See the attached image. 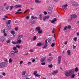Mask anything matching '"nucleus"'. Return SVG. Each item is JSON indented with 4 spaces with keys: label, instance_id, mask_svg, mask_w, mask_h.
<instances>
[{
    "label": "nucleus",
    "instance_id": "1",
    "mask_svg": "<svg viewBox=\"0 0 79 79\" xmlns=\"http://www.w3.org/2000/svg\"><path fill=\"white\" fill-rule=\"evenodd\" d=\"M6 66V64L5 62H0V69H3Z\"/></svg>",
    "mask_w": 79,
    "mask_h": 79
},
{
    "label": "nucleus",
    "instance_id": "2",
    "mask_svg": "<svg viewBox=\"0 0 79 79\" xmlns=\"http://www.w3.org/2000/svg\"><path fill=\"white\" fill-rule=\"evenodd\" d=\"M10 56L11 58H13L15 57V51H12L10 52Z\"/></svg>",
    "mask_w": 79,
    "mask_h": 79
},
{
    "label": "nucleus",
    "instance_id": "3",
    "mask_svg": "<svg viewBox=\"0 0 79 79\" xmlns=\"http://www.w3.org/2000/svg\"><path fill=\"white\" fill-rule=\"evenodd\" d=\"M35 23V20L32 19L30 20L29 22V24H30V25H31V24H34Z\"/></svg>",
    "mask_w": 79,
    "mask_h": 79
},
{
    "label": "nucleus",
    "instance_id": "4",
    "mask_svg": "<svg viewBox=\"0 0 79 79\" xmlns=\"http://www.w3.org/2000/svg\"><path fill=\"white\" fill-rule=\"evenodd\" d=\"M72 5L73 6H76L79 5V4H78V3L75 1H73L72 3Z\"/></svg>",
    "mask_w": 79,
    "mask_h": 79
},
{
    "label": "nucleus",
    "instance_id": "5",
    "mask_svg": "<svg viewBox=\"0 0 79 79\" xmlns=\"http://www.w3.org/2000/svg\"><path fill=\"white\" fill-rule=\"evenodd\" d=\"M64 74L65 76H66V77H69V76H71L69 72L68 71H65Z\"/></svg>",
    "mask_w": 79,
    "mask_h": 79
},
{
    "label": "nucleus",
    "instance_id": "6",
    "mask_svg": "<svg viewBox=\"0 0 79 79\" xmlns=\"http://www.w3.org/2000/svg\"><path fill=\"white\" fill-rule=\"evenodd\" d=\"M69 73L70 74V76H71L72 74H74V70L73 69H71L69 70Z\"/></svg>",
    "mask_w": 79,
    "mask_h": 79
},
{
    "label": "nucleus",
    "instance_id": "7",
    "mask_svg": "<svg viewBox=\"0 0 79 79\" xmlns=\"http://www.w3.org/2000/svg\"><path fill=\"white\" fill-rule=\"evenodd\" d=\"M52 60H53V57L51 56L48 59L47 61L48 63H50V62H51L52 61Z\"/></svg>",
    "mask_w": 79,
    "mask_h": 79
},
{
    "label": "nucleus",
    "instance_id": "8",
    "mask_svg": "<svg viewBox=\"0 0 79 79\" xmlns=\"http://www.w3.org/2000/svg\"><path fill=\"white\" fill-rule=\"evenodd\" d=\"M58 70L53 71L52 72V75H55V74H56L57 73H58Z\"/></svg>",
    "mask_w": 79,
    "mask_h": 79
},
{
    "label": "nucleus",
    "instance_id": "9",
    "mask_svg": "<svg viewBox=\"0 0 79 79\" xmlns=\"http://www.w3.org/2000/svg\"><path fill=\"white\" fill-rule=\"evenodd\" d=\"M46 58V56H45L43 58H42L40 60L41 62H44V61H45V60Z\"/></svg>",
    "mask_w": 79,
    "mask_h": 79
},
{
    "label": "nucleus",
    "instance_id": "10",
    "mask_svg": "<svg viewBox=\"0 0 79 79\" xmlns=\"http://www.w3.org/2000/svg\"><path fill=\"white\" fill-rule=\"evenodd\" d=\"M4 40H5V37L3 36L0 38V41L1 42H4Z\"/></svg>",
    "mask_w": 79,
    "mask_h": 79
},
{
    "label": "nucleus",
    "instance_id": "11",
    "mask_svg": "<svg viewBox=\"0 0 79 79\" xmlns=\"http://www.w3.org/2000/svg\"><path fill=\"white\" fill-rule=\"evenodd\" d=\"M71 16L72 18H77V15H76L73 14L71 15Z\"/></svg>",
    "mask_w": 79,
    "mask_h": 79
},
{
    "label": "nucleus",
    "instance_id": "12",
    "mask_svg": "<svg viewBox=\"0 0 79 79\" xmlns=\"http://www.w3.org/2000/svg\"><path fill=\"white\" fill-rule=\"evenodd\" d=\"M50 17L48 16H46L43 18V21H45L47 19H48Z\"/></svg>",
    "mask_w": 79,
    "mask_h": 79
},
{
    "label": "nucleus",
    "instance_id": "13",
    "mask_svg": "<svg viewBox=\"0 0 79 79\" xmlns=\"http://www.w3.org/2000/svg\"><path fill=\"white\" fill-rule=\"evenodd\" d=\"M68 6V5L67 4H66L65 5H63L62 6V8L64 9H66V7Z\"/></svg>",
    "mask_w": 79,
    "mask_h": 79
},
{
    "label": "nucleus",
    "instance_id": "14",
    "mask_svg": "<svg viewBox=\"0 0 79 79\" xmlns=\"http://www.w3.org/2000/svg\"><path fill=\"white\" fill-rule=\"evenodd\" d=\"M58 63L59 64H60V63L61 62V56H59L58 57Z\"/></svg>",
    "mask_w": 79,
    "mask_h": 79
},
{
    "label": "nucleus",
    "instance_id": "15",
    "mask_svg": "<svg viewBox=\"0 0 79 79\" xmlns=\"http://www.w3.org/2000/svg\"><path fill=\"white\" fill-rule=\"evenodd\" d=\"M31 19H35L36 20L38 19V18H37V17H34V16H31Z\"/></svg>",
    "mask_w": 79,
    "mask_h": 79
},
{
    "label": "nucleus",
    "instance_id": "16",
    "mask_svg": "<svg viewBox=\"0 0 79 79\" xmlns=\"http://www.w3.org/2000/svg\"><path fill=\"white\" fill-rule=\"evenodd\" d=\"M56 21V18H54L51 21V23H54Z\"/></svg>",
    "mask_w": 79,
    "mask_h": 79
},
{
    "label": "nucleus",
    "instance_id": "17",
    "mask_svg": "<svg viewBox=\"0 0 79 79\" xmlns=\"http://www.w3.org/2000/svg\"><path fill=\"white\" fill-rule=\"evenodd\" d=\"M21 42H22L21 40H19L17 41V44H21Z\"/></svg>",
    "mask_w": 79,
    "mask_h": 79
},
{
    "label": "nucleus",
    "instance_id": "18",
    "mask_svg": "<svg viewBox=\"0 0 79 79\" xmlns=\"http://www.w3.org/2000/svg\"><path fill=\"white\" fill-rule=\"evenodd\" d=\"M23 37V35H19L17 39L18 40H21V38Z\"/></svg>",
    "mask_w": 79,
    "mask_h": 79
},
{
    "label": "nucleus",
    "instance_id": "19",
    "mask_svg": "<svg viewBox=\"0 0 79 79\" xmlns=\"http://www.w3.org/2000/svg\"><path fill=\"white\" fill-rule=\"evenodd\" d=\"M67 53H68V55L71 56V51H70V50H68L67 52Z\"/></svg>",
    "mask_w": 79,
    "mask_h": 79
},
{
    "label": "nucleus",
    "instance_id": "20",
    "mask_svg": "<svg viewBox=\"0 0 79 79\" xmlns=\"http://www.w3.org/2000/svg\"><path fill=\"white\" fill-rule=\"evenodd\" d=\"M21 5H17L16 6H15V8H20V7H21Z\"/></svg>",
    "mask_w": 79,
    "mask_h": 79
},
{
    "label": "nucleus",
    "instance_id": "21",
    "mask_svg": "<svg viewBox=\"0 0 79 79\" xmlns=\"http://www.w3.org/2000/svg\"><path fill=\"white\" fill-rule=\"evenodd\" d=\"M48 41L49 44H52V40L49 38L48 39Z\"/></svg>",
    "mask_w": 79,
    "mask_h": 79
},
{
    "label": "nucleus",
    "instance_id": "22",
    "mask_svg": "<svg viewBox=\"0 0 79 79\" xmlns=\"http://www.w3.org/2000/svg\"><path fill=\"white\" fill-rule=\"evenodd\" d=\"M35 30H36L37 31H40V27H37L35 28Z\"/></svg>",
    "mask_w": 79,
    "mask_h": 79
},
{
    "label": "nucleus",
    "instance_id": "23",
    "mask_svg": "<svg viewBox=\"0 0 79 79\" xmlns=\"http://www.w3.org/2000/svg\"><path fill=\"white\" fill-rule=\"evenodd\" d=\"M48 67L49 68H53V65L52 64L49 65Z\"/></svg>",
    "mask_w": 79,
    "mask_h": 79
},
{
    "label": "nucleus",
    "instance_id": "24",
    "mask_svg": "<svg viewBox=\"0 0 79 79\" xmlns=\"http://www.w3.org/2000/svg\"><path fill=\"white\" fill-rule=\"evenodd\" d=\"M41 45H42V43L40 42L37 44V45L38 47H39L40 46H41Z\"/></svg>",
    "mask_w": 79,
    "mask_h": 79
},
{
    "label": "nucleus",
    "instance_id": "25",
    "mask_svg": "<svg viewBox=\"0 0 79 79\" xmlns=\"http://www.w3.org/2000/svg\"><path fill=\"white\" fill-rule=\"evenodd\" d=\"M0 10L1 11H3V8L2 6L0 7Z\"/></svg>",
    "mask_w": 79,
    "mask_h": 79
},
{
    "label": "nucleus",
    "instance_id": "26",
    "mask_svg": "<svg viewBox=\"0 0 79 79\" xmlns=\"http://www.w3.org/2000/svg\"><path fill=\"white\" fill-rule=\"evenodd\" d=\"M35 76L36 77H40V75H39L37 73L36 74V75H35Z\"/></svg>",
    "mask_w": 79,
    "mask_h": 79
},
{
    "label": "nucleus",
    "instance_id": "27",
    "mask_svg": "<svg viewBox=\"0 0 79 79\" xmlns=\"http://www.w3.org/2000/svg\"><path fill=\"white\" fill-rule=\"evenodd\" d=\"M11 33V34H12V35H15V32L14 31H12Z\"/></svg>",
    "mask_w": 79,
    "mask_h": 79
},
{
    "label": "nucleus",
    "instance_id": "28",
    "mask_svg": "<svg viewBox=\"0 0 79 79\" xmlns=\"http://www.w3.org/2000/svg\"><path fill=\"white\" fill-rule=\"evenodd\" d=\"M35 3H40V1L39 0H35Z\"/></svg>",
    "mask_w": 79,
    "mask_h": 79
},
{
    "label": "nucleus",
    "instance_id": "29",
    "mask_svg": "<svg viewBox=\"0 0 79 79\" xmlns=\"http://www.w3.org/2000/svg\"><path fill=\"white\" fill-rule=\"evenodd\" d=\"M42 30H39L38 31V34H42Z\"/></svg>",
    "mask_w": 79,
    "mask_h": 79
},
{
    "label": "nucleus",
    "instance_id": "30",
    "mask_svg": "<svg viewBox=\"0 0 79 79\" xmlns=\"http://www.w3.org/2000/svg\"><path fill=\"white\" fill-rule=\"evenodd\" d=\"M47 44H45L44 47L42 48H47Z\"/></svg>",
    "mask_w": 79,
    "mask_h": 79
},
{
    "label": "nucleus",
    "instance_id": "31",
    "mask_svg": "<svg viewBox=\"0 0 79 79\" xmlns=\"http://www.w3.org/2000/svg\"><path fill=\"white\" fill-rule=\"evenodd\" d=\"M29 9H28L26 10L23 12V14H25V13H27V11H29Z\"/></svg>",
    "mask_w": 79,
    "mask_h": 79
},
{
    "label": "nucleus",
    "instance_id": "32",
    "mask_svg": "<svg viewBox=\"0 0 79 79\" xmlns=\"http://www.w3.org/2000/svg\"><path fill=\"white\" fill-rule=\"evenodd\" d=\"M68 26H66L63 29L64 31H66V30L67 29H68Z\"/></svg>",
    "mask_w": 79,
    "mask_h": 79
},
{
    "label": "nucleus",
    "instance_id": "33",
    "mask_svg": "<svg viewBox=\"0 0 79 79\" xmlns=\"http://www.w3.org/2000/svg\"><path fill=\"white\" fill-rule=\"evenodd\" d=\"M12 44L14 45H15V44H17V42H15V41H12Z\"/></svg>",
    "mask_w": 79,
    "mask_h": 79
},
{
    "label": "nucleus",
    "instance_id": "34",
    "mask_svg": "<svg viewBox=\"0 0 79 79\" xmlns=\"http://www.w3.org/2000/svg\"><path fill=\"white\" fill-rule=\"evenodd\" d=\"M15 14H19L20 15V14H23V12H17L15 13Z\"/></svg>",
    "mask_w": 79,
    "mask_h": 79
},
{
    "label": "nucleus",
    "instance_id": "35",
    "mask_svg": "<svg viewBox=\"0 0 79 79\" xmlns=\"http://www.w3.org/2000/svg\"><path fill=\"white\" fill-rule=\"evenodd\" d=\"M39 18L40 19V20H42V17H41V14H40L39 15Z\"/></svg>",
    "mask_w": 79,
    "mask_h": 79
},
{
    "label": "nucleus",
    "instance_id": "36",
    "mask_svg": "<svg viewBox=\"0 0 79 79\" xmlns=\"http://www.w3.org/2000/svg\"><path fill=\"white\" fill-rule=\"evenodd\" d=\"M5 32V30L4 29L3 30H1V33H4Z\"/></svg>",
    "mask_w": 79,
    "mask_h": 79
},
{
    "label": "nucleus",
    "instance_id": "37",
    "mask_svg": "<svg viewBox=\"0 0 79 79\" xmlns=\"http://www.w3.org/2000/svg\"><path fill=\"white\" fill-rule=\"evenodd\" d=\"M78 68H75V72H77V71H78Z\"/></svg>",
    "mask_w": 79,
    "mask_h": 79
},
{
    "label": "nucleus",
    "instance_id": "38",
    "mask_svg": "<svg viewBox=\"0 0 79 79\" xmlns=\"http://www.w3.org/2000/svg\"><path fill=\"white\" fill-rule=\"evenodd\" d=\"M9 63H12V60L11 59V58H10L9 60Z\"/></svg>",
    "mask_w": 79,
    "mask_h": 79
},
{
    "label": "nucleus",
    "instance_id": "39",
    "mask_svg": "<svg viewBox=\"0 0 79 79\" xmlns=\"http://www.w3.org/2000/svg\"><path fill=\"white\" fill-rule=\"evenodd\" d=\"M11 21L10 20H8L7 22L8 24H11V23H10Z\"/></svg>",
    "mask_w": 79,
    "mask_h": 79
},
{
    "label": "nucleus",
    "instance_id": "40",
    "mask_svg": "<svg viewBox=\"0 0 79 79\" xmlns=\"http://www.w3.org/2000/svg\"><path fill=\"white\" fill-rule=\"evenodd\" d=\"M74 77H75V74H73L71 75V78H74Z\"/></svg>",
    "mask_w": 79,
    "mask_h": 79
},
{
    "label": "nucleus",
    "instance_id": "41",
    "mask_svg": "<svg viewBox=\"0 0 79 79\" xmlns=\"http://www.w3.org/2000/svg\"><path fill=\"white\" fill-rule=\"evenodd\" d=\"M55 45V44L54 43H52L51 44V47H54Z\"/></svg>",
    "mask_w": 79,
    "mask_h": 79
},
{
    "label": "nucleus",
    "instance_id": "42",
    "mask_svg": "<svg viewBox=\"0 0 79 79\" xmlns=\"http://www.w3.org/2000/svg\"><path fill=\"white\" fill-rule=\"evenodd\" d=\"M14 8V7H13V6H11L10 7V10H12V9H13V8Z\"/></svg>",
    "mask_w": 79,
    "mask_h": 79
},
{
    "label": "nucleus",
    "instance_id": "43",
    "mask_svg": "<svg viewBox=\"0 0 79 79\" xmlns=\"http://www.w3.org/2000/svg\"><path fill=\"white\" fill-rule=\"evenodd\" d=\"M73 20V19L71 17V19H68V22H70L71 21H72Z\"/></svg>",
    "mask_w": 79,
    "mask_h": 79
},
{
    "label": "nucleus",
    "instance_id": "44",
    "mask_svg": "<svg viewBox=\"0 0 79 79\" xmlns=\"http://www.w3.org/2000/svg\"><path fill=\"white\" fill-rule=\"evenodd\" d=\"M16 49H17L16 47H13V50H14L15 51V50H16Z\"/></svg>",
    "mask_w": 79,
    "mask_h": 79
},
{
    "label": "nucleus",
    "instance_id": "45",
    "mask_svg": "<svg viewBox=\"0 0 79 79\" xmlns=\"http://www.w3.org/2000/svg\"><path fill=\"white\" fill-rule=\"evenodd\" d=\"M4 37H6V36H7V34L6 33L5 31L4 33Z\"/></svg>",
    "mask_w": 79,
    "mask_h": 79
},
{
    "label": "nucleus",
    "instance_id": "46",
    "mask_svg": "<svg viewBox=\"0 0 79 79\" xmlns=\"http://www.w3.org/2000/svg\"><path fill=\"white\" fill-rule=\"evenodd\" d=\"M10 8V6H6V10H8V8Z\"/></svg>",
    "mask_w": 79,
    "mask_h": 79
},
{
    "label": "nucleus",
    "instance_id": "47",
    "mask_svg": "<svg viewBox=\"0 0 79 79\" xmlns=\"http://www.w3.org/2000/svg\"><path fill=\"white\" fill-rule=\"evenodd\" d=\"M73 40L75 42H76V41H77V38L76 37L74 38L73 39Z\"/></svg>",
    "mask_w": 79,
    "mask_h": 79
},
{
    "label": "nucleus",
    "instance_id": "48",
    "mask_svg": "<svg viewBox=\"0 0 79 79\" xmlns=\"http://www.w3.org/2000/svg\"><path fill=\"white\" fill-rule=\"evenodd\" d=\"M37 71H35L34 72V73H33V74L34 75H35H35H36V74H37Z\"/></svg>",
    "mask_w": 79,
    "mask_h": 79
},
{
    "label": "nucleus",
    "instance_id": "49",
    "mask_svg": "<svg viewBox=\"0 0 79 79\" xmlns=\"http://www.w3.org/2000/svg\"><path fill=\"white\" fill-rule=\"evenodd\" d=\"M16 47L17 48H19V49L20 48V47L18 45H16Z\"/></svg>",
    "mask_w": 79,
    "mask_h": 79
},
{
    "label": "nucleus",
    "instance_id": "50",
    "mask_svg": "<svg viewBox=\"0 0 79 79\" xmlns=\"http://www.w3.org/2000/svg\"><path fill=\"white\" fill-rule=\"evenodd\" d=\"M25 74H26V71L23 72L22 73V75H25Z\"/></svg>",
    "mask_w": 79,
    "mask_h": 79
},
{
    "label": "nucleus",
    "instance_id": "51",
    "mask_svg": "<svg viewBox=\"0 0 79 79\" xmlns=\"http://www.w3.org/2000/svg\"><path fill=\"white\" fill-rule=\"evenodd\" d=\"M41 64L43 66L44 65H45V62H42L41 63Z\"/></svg>",
    "mask_w": 79,
    "mask_h": 79
},
{
    "label": "nucleus",
    "instance_id": "52",
    "mask_svg": "<svg viewBox=\"0 0 79 79\" xmlns=\"http://www.w3.org/2000/svg\"><path fill=\"white\" fill-rule=\"evenodd\" d=\"M36 39H37V37H36V36H34L33 37V40H35Z\"/></svg>",
    "mask_w": 79,
    "mask_h": 79
},
{
    "label": "nucleus",
    "instance_id": "53",
    "mask_svg": "<svg viewBox=\"0 0 79 79\" xmlns=\"http://www.w3.org/2000/svg\"><path fill=\"white\" fill-rule=\"evenodd\" d=\"M6 43L8 44L10 43V40H8L6 41Z\"/></svg>",
    "mask_w": 79,
    "mask_h": 79
},
{
    "label": "nucleus",
    "instance_id": "54",
    "mask_svg": "<svg viewBox=\"0 0 79 79\" xmlns=\"http://www.w3.org/2000/svg\"><path fill=\"white\" fill-rule=\"evenodd\" d=\"M54 31H55V29L54 28H53V30L52 31V34H53V33H54Z\"/></svg>",
    "mask_w": 79,
    "mask_h": 79
},
{
    "label": "nucleus",
    "instance_id": "55",
    "mask_svg": "<svg viewBox=\"0 0 79 79\" xmlns=\"http://www.w3.org/2000/svg\"><path fill=\"white\" fill-rule=\"evenodd\" d=\"M15 30L16 31H17L18 30V27H16L15 28Z\"/></svg>",
    "mask_w": 79,
    "mask_h": 79
},
{
    "label": "nucleus",
    "instance_id": "56",
    "mask_svg": "<svg viewBox=\"0 0 79 79\" xmlns=\"http://www.w3.org/2000/svg\"><path fill=\"white\" fill-rule=\"evenodd\" d=\"M28 65H30V64H31V62H29L27 63Z\"/></svg>",
    "mask_w": 79,
    "mask_h": 79
},
{
    "label": "nucleus",
    "instance_id": "57",
    "mask_svg": "<svg viewBox=\"0 0 79 79\" xmlns=\"http://www.w3.org/2000/svg\"><path fill=\"white\" fill-rule=\"evenodd\" d=\"M30 52L31 53H32L33 52V50H32V49H31L29 50Z\"/></svg>",
    "mask_w": 79,
    "mask_h": 79
},
{
    "label": "nucleus",
    "instance_id": "58",
    "mask_svg": "<svg viewBox=\"0 0 79 79\" xmlns=\"http://www.w3.org/2000/svg\"><path fill=\"white\" fill-rule=\"evenodd\" d=\"M4 61H5L6 63H7V62H8V60L7 59H6L4 60Z\"/></svg>",
    "mask_w": 79,
    "mask_h": 79
},
{
    "label": "nucleus",
    "instance_id": "59",
    "mask_svg": "<svg viewBox=\"0 0 79 79\" xmlns=\"http://www.w3.org/2000/svg\"><path fill=\"white\" fill-rule=\"evenodd\" d=\"M68 28H69V29H71V26L70 25H69L68 26Z\"/></svg>",
    "mask_w": 79,
    "mask_h": 79
},
{
    "label": "nucleus",
    "instance_id": "60",
    "mask_svg": "<svg viewBox=\"0 0 79 79\" xmlns=\"http://www.w3.org/2000/svg\"><path fill=\"white\" fill-rule=\"evenodd\" d=\"M35 61V59H33L32 60V63H34Z\"/></svg>",
    "mask_w": 79,
    "mask_h": 79
},
{
    "label": "nucleus",
    "instance_id": "61",
    "mask_svg": "<svg viewBox=\"0 0 79 79\" xmlns=\"http://www.w3.org/2000/svg\"><path fill=\"white\" fill-rule=\"evenodd\" d=\"M26 18V19H29V16H27Z\"/></svg>",
    "mask_w": 79,
    "mask_h": 79
},
{
    "label": "nucleus",
    "instance_id": "62",
    "mask_svg": "<svg viewBox=\"0 0 79 79\" xmlns=\"http://www.w3.org/2000/svg\"><path fill=\"white\" fill-rule=\"evenodd\" d=\"M44 15H47V12L46 11H44Z\"/></svg>",
    "mask_w": 79,
    "mask_h": 79
},
{
    "label": "nucleus",
    "instance_id": "63",
    "mask_svg": "<svg viewBox=\"0 0 79 79\" xmlns=\"http://www.w3.org/2000/svg\"><path fill=\"white\" fill-rule=\"evenodd\" d=\"M23 63V61H20V64H22V63Z\"/></svg>",
    "mask_w": 79,
    "mask_h": 79
},
{
    "label": "nucleus",
    "instance_id": "64",
    "mask_svg": "<svg viewBox=\"0 0 79 79\" xmlns=\"http://www.w3.org/2000/svg\"><path fill=\"white\" fill-rule=\"evenodd\" d=\"M2 75H3L4 76H5L6 74L5 73H2Z\"/></svg>",
    "mask_w": 79,
    "mask_h": 79
}]
</instances>
